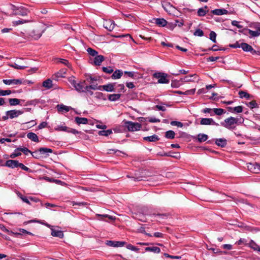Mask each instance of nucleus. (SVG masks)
Listing matches in <instances>:
<instances>
[{
    "label": "nucleus",
    "instance_id": "f257e3e1",
    "mask_svg": "<svg viewBox=\"0 0 260 260\" xmlns=\"http://www.w3.org/2000/svg\"><path fill=\"white\" fill-rule=\"evenodd\" d=\"M69 82L75 88V90L79 92H83L86 88L85 80L77 82L74 77H71L69 79Z\"/></svg>",
    "mask_w": 260,
    "mask_h": 260
},
{
    "label": "nucleus",
    "instance_id": "f03ea898",
    "mask_svg": "<svg viewBox=\"0 0 260 260\" xmlns=\"http://www.w3.org/2000/svg\"><path fill=\"white\" fill-rule=\"evenodd\" d=\"M239 120L238 118L231 116L224 119L223 122H221V125L229 129H231L235 127L236 124L239 125L242 123V122L239 121Z\"/></svg>",
    "mask_w": 260,
    "mask_h": 260
},
{
    "label": "nucleus",
    "instance_id": "7ed1b4c3",
    "mask_svg": "<svg viewBox=\"0 0 260 260\" xmlns=\"http://www.w3.org/2000/svg\"><path fill=\"white\" fill-rule=\"evenodd\" d=\"M123 125L126 127L128 131L134 132L139 131L142 125L138 122H133L130 121H123Z\"/></svg>",
    "mask_w": 260,
    "mask_h": 260
},
{
    "label": "nucleus",
    "instance_id": "20e7f679",
    "mask_svg": "<svg viewBox=\"0 0 260 260\" xmlns=\"http://www.w3.org/2000/svg\"><path fill=\"white\" fill-rule=\"evenodd\" d=\"M11 10L13 11V14L15 15L26 16L29 11L26 8L21 6L17 7L14 5H11Z\"/></svg>",
    "mask_w": 260,
    "mask_h": 260
},
{
    "label": "nucleus",
    "instance_id": "39448f33",
    "mask_svg": "<svg viewBox=\"0 0 260 260\" xmlns=\"http://www.w3.org/2000/svg\"><path fill=\"white\" fill-rule=\"evenodd\" d=\"M153 77L158 79V83L166 84L169 83V80L167 79L168 75L162 72H156L153 75Z\"/></svg>",
    "mask_w": 260,
    "mask_h": 260
},
{
    "label": "nucleus",
    "instance_id": "423d86ee",
    "mask_svg": "<svg viewBox=\"0 0 260 260\" xmlns=\"http://www.w3.org/2000/svg\"><path fill=\"white\" fill-rule=\"evenodd\" d=\"M247 168L252 173H258L260 172V164L249 163L247 165Z\"/></svg>",
    "mask_w": 260,
    "mask_h": 260
},
{
    "label": "nucleus",
    "instance_id": "0eeeda50",
    "mask_svg": "<svg viewBox=\"0 0 260 260\" xmlns=\"http://www.w3.org/2000/svg\"><path fill=\"white\" fill-rule=\"evenodd\" d=\"M242 32L244 33V34L246 35H249L250 38L256 37L260 36V32L251 30L247 28H244Z\"/></svg>",
    "mask_w": 260,
    "mask_h": 260
},
{
    "label": "nucleus",
    "instance_id": "6e6552de",
    "mask_svg": "<svg viewBox=\"0 0 260 260\" xmlns=\"http://www.w3.org/2000/svg\"><path fill=\"white\" fill-rule=\"evenodd\" d=\"M23 111L21 110H12L7 111V114L9 116V118L13 119L18 117L19 115L23 113Z\"/></svg>",
    "mask_w": 260,
    "mask_h": 260
},
{
    "label": "nucleus",
    "instance_id": "1a4fd4ad",
    "mask_svg": "<svg viewBox=\"0 0 260 260\" xmlns=\"http://www.w3.org/2000/svg\"><path fill=\"white\" fill-rule=\"evenodd\" d=\"M200 124L201 125H214L218 126V123H216L214 121L212 118H202L200 121Z\"/></svg>",
    "mask_w": 260,
    "mask_h": 260
},
{
    "label": "nucleus",
    "instance_id": "9d476101",
    "mask_svg": "<svg viewBox=\"0 0 260 260\" xmlns=\"http://www.w3.org/2000/svg\"><path fill=\"white\" fill-rule=\"evenodd\" d=\"M115 24L114 21L111 20H107L105 21L104 23V27L109 31H112L115 27Z\"/></svg>",
    "mask_w": 260,
    "mask_h": 260
},
{
    "label": "nucleus",
    "instance_id": "9b49d317",
    "mask_svg": "<svg viewBox=\"0 0 260 260\" xmlns=\"http://www.w3.org/2000/svg\"><path fill=\"white\" fill-rule=\"evenodd\" d=\"M106 243L110 246L122 247L126 244V242L123 241H107Z\"/></svg>",
    "mask_w": 260,
    "mask_h": 260
},
{
    "label": "nucleus",
    "instance_id": "f8f14e48",
    "mask_svg": "<svg viewBox=\"0 0 260 260\" xmlns=\"http://www.w3.org/2000/svg\"><path fill=\"white\" fill-rule=\"evenodd\" d=\"M240 46L241 48H242L243 50L244 51L250 52L252 53H255V51L253 50L252 46L247 43H242L240 44Z\"/></svg>",
    "mask_w": 260,
    "mask_h": 260
},
{
    "label": "nucleus",
    "instance_id": "ddd939ff",
    "mask_svg": "<svg viewBox=\"0 0 260 260\" xmlns=\"http://www.w3.org/2000/svg\"><path fill=\"white\" fill-rule=\"evenodd\" d=\"M18 160L9 159L6 161L5 166L9 168H15L18 167Z\"/></svg>",
    "mask_w": 260,
    "mask_h": 260
},
{
    "label": "nucleus",
    "instance_id": "4468645a",
    "mask_svg": "<svg viewBox=\"0 0 260 260\" xmlns=\"http://www.w3.org/2000/svg\"><path fill=\"white\" fill-rule=\"evenodd\" d=\"M3 82L4 84L6 85H11V84H15L18 85L21 84L22 83V81L20 79H4Z\"/></svg>",
    "mask_w": 260,
    "mask_h": 260
},
{
    "label": "nucleus",
    "instance_id": "2eb2a0df",
    "mask_svg": "<svg viewBox=\"0 0 260 260\" xmlns=\"http://www.w3.org/2000/svg\"><path fill=\"white\" fill-rule=\"evenodd\" d=\"M115 83H109L107 85L102 86V88L108 92H112L114 91Z\"/></svg>",
    "mask_w": 260,
    "mask_h": 260
},
{
    "label": "nucleus",
    "instance_id": "dca6fc26",
    "mask_svg": "<svg viewBox=\"0 0 260 260\" xmlns=\"http://www.w3.org/2000/svg\"><path fill=\"white\" fill-rule=\"evenodd\" d=\"M66 69H62L53 75V79L57 80L58 78L64 77L66 74Z\"/></svg>",
    "mask_w": 260,
    "mask_h": 260
},
{
    "label": "nucleus",
    "instance_id": "f3484780",
    "mask_svg": "<svg viewBox=\"0 0 260 260\" xmlns=\"http://www.w3.org/2000/svg\"><path fill=\"white\" fill-rule=\"evenodd\" d=\"M104 56L102 55H96L95 56L93 60L94 65L100 66L101 63L104 61Z\"/></svg>",
    "mask_w": 260,
    "mask_h": 260
},
{
    "label": "nucleus",
    "instance_id": "a211bd4d",
    "mask_svg": "<svg viewBox=\"0 0 260 260\" xmlns=\"http://www.w3.org/2000/svg\"><path fill=\"white\" fill-rule=\"evenodd\" d=\"M212 13L216 15H222L227 14L228 11L224 9H216L212 11Z\"/></svg>",
    "mask_w": 260,
    "mask_h": 260
},
{
    "label": "nucleus",
    "instance_id": "6ab92c4d",
    "mask_svg": "<svg viewBox=\"0 0 260 260\" xmlns=\"http://www.w3.org/2000/svg\"><path fill=\"white\" fill-rule=\"evenodd\" d=\"M51 235L53 237H59L60 238H62L64 236L62 231L55 230L54 229L51 230Z\"/></svg>",
    "mask_w": 260,
    "mask_h": 260
},
{
    "label": "nucleus",
    "instance_id": "aec40b11",
    "mask_svg": "<svg viewBox=\"0 0 260 260\" xmlns=\"http://www.w3.org/2000/svg\"><path fill=\"white\" fill-rule=\"evenodd\" d=\"M208 9L207 6L204 8H199L198 10L197 13L199 16H204L208 12Z\"/></svg>",
    "mask_w": 260,
    "mask_h": 260
},
{
    "label": "nucleus",
    "instance_id": "412c9836",
    "mask_svg": "<svg viewBox=\"0 0 260 260\" xmlns=\"http://www.w3.org/2000/svg\"><path fill=\"white\" fill-rule=\"evenodd\" d=\"M215 144L218 146L224 147L227 144V141L225 139H217L215 141Z\"/></svg>",
    "mask_w": 260,
    "mask_h": 260
},
{
    "label": "nucleus",
    "instance_id": "4be33fe9",
    "mask_svg": "<svg viewBox=\"0 0 260 260\" xmlns=\"http://www.w3.org/2000/svg\"><path fill=\"white\" fill-rule=\"evenodd\" d=\"M27 138L35 142H39V140L38 136L34 133L29 132L27 134Z\"/></svg>",
    "mask_w": 260,
    "mask_h": 260
},
{
    "label": "nucleus",
    "instance_id": "5701e85b",
    "mask_svg": "<svg viewBox=\"0 0 260 260\" xmlns=\"http://www.w3.org/2000/svg\"><path fill=\"white\" fill-rule=\"evenodd\" d=\"M155 23L159 26H165L167 24V21L164 18L154 19Z\"/></svg>",
    "mask_w": 260,
    "mask_h": 260
},
{
    "label": "nucleus",
    "instance_id": "b1692460",
    "mask_svg": "<svg viewBox=\"0 0 260 260\" xmlns=\"http://www.w3.org/2000/svg\"><path fill=\"white\" fill-rule=\"evenodd\" d=\"M75 121L78 124H86L88 123L87 118L85 117H76L75 118Z\"/></svg>",
    "mask_w": 260,
    "mask_h": 260
},
{
    "label": "nucleus",
    "instance_id": "393cba45",
    "mask_svg": "<svg viewBox=\"0 0 260 260\" xmlns=\"http://www.w3.org/2000/svg\"><path fill=\"white\" fill-rule=\"evenodd\" d=\"M247 245L253 249L254 250L259 251L260 247L259 246L252 240H250Z\"/></svg>",
    "mask_w": 260,
    "mask_h": 260
},
{
    "label": "nucleus",
    "instance_id": "a878e982",
    "mask_svg": "<svg viewBox=\"0 0 260 260\" xmlns=\"http://www.w3.org/2000/svg\"><path fill=\"white\" fill-rule=\"evenodd\" d=\"M123 75V72L120 70H117L113 72L111 76V78L113 79H118L121 78Z\"/></svg>",
    "mask_w": 260,
    "mask_h": 260
},
{
    "label": "nucleus",
    "instance_id": "bb28decb",
    "mask_svg": "<svg viewBox=\"0 0 260 260\" xmlns=\"http://www.w3.org/2000/svg\"><path fill=\"white\" fill-rule=\"evenodd\" d=\"M121 94L119 93H114L109 94L108 96V99L109 101L115 102L118 100L121 97Z\"/></svg>",
    "mask_w": 260,
    "mask_h": 260
},
{
    "label": "nucleus",
    "instance_id": "cd10ccee",
    "mask_svg": "<svg viewBox=\"0 0 260 260\" xmlns=\"http://www.w3.org/2000/svg\"><path fill=\"white\" fill-rule=\"evenodd\" d=\"M143 139L145 141L154 142L159 140V138L157 135H153L151 136L144 137Z\"/></svg>",
    "mask_w": 260,
    "mask_h": 260
},
{
    "label": "nucleus",
    "instance_id": "c85d7f7f",
    "mask_svg": "<svg viewBox=\"0 0 260 260\" xmlns=\"http://www.w3.org/2000/svg\"><path fill=\"white\" fill-rule=\"evenodd\" d=\"M57 108L58 112L65 111L67 112L70 111V110L71 109V107L63 105H58L57 106Z\"/></svg>",
    "mask_w": 260,
    "mask_h": 260
},
{
    "label": "nucleus",
    "instance_id": "c756f323",
    "mask_svg": "<svg viewBox=\"0 0 260 260\" xmlns=\"http://www.w3.org/2000/svg\"><path fill=\"white\" fill-rule=\"evenodd\" d=\"M146 251H151L155 253H159L160 252V249L158 247H147L145 249Z\"/></svg>",
    "mask_w": 260,
    "mask_h": 260
},
{
    "label": "nucleus",
    "instance_id": "7c9ffc66",
    "mask_svg": "<svg viewBox=\"0 0 260 260\" xmlns=\"http://www.w3.org/2000/svg\"><path fill=\"white\" fill-rule=\"evenodd\" d=\"M42 86L47 88L50 89L52 87V81L51 79H48L44 81L42 83Z\"/></svg>",
    "mask_w": 260,
    "mask_h": 260
},
{
    "label": "nucleus",
    "instance_id": "2f4dec72",
    "mask_svg": "<svg viewBox=\"0 0 260 260\" xmlns=\"http://www.w3.org/2000/svg\"><path fill=\"white\" fill-rule=\"evenodd\" d=\"M196 74H194V75H190L189 76H185L184 77V78H181L180 79V81L182 82V83H184V82H193L194 81V80H193L192 79V77H196Z\"/></svg>",
    "mask_w": 260,
    "mask_h": 260
},
{
    "label": "nucleus",
    "instance_id": "473e14b6",
    "mask_svg": "<svg viewBox=\"0 0 260 260\" xmlns=\"http://www.w3.org/2000/svg\"><path fill=\"white\" fill-rule=\"evenodd\" d=\"M176 93H177L178 94H185V95H188V94H193L195 92V89H192L190 90H188L185 91L184 92L180 91L177 90L175 91Z\"/></svg>",
    "mask_w": 260,
    "mask_h": 260
},
{
    "label": "nucleus",
    "instance_id": "72a5a7b5",
    "mask_svg": "<svg viewBox=\"0 0 260 260\" xmlns=\"http://www.w3.org/2000/svg\"><path fill=\"white\" fill-rule=\"evenodd\" d=\"M20 100L16 98L9 99V102L11 106H16L20 104Z\"/></svg>",
    "mask_w": 260,
    "mask_h": 260
},
{
    "label": "nucleus",
    "instance_id": "f704fd0d",
    "mask_svg": "<svg viewBox=\"0 0 260 260\" xmlns=\"http://www.w3.org/2000/svg\"><path fill=\"white\" fill-rule=\"evenodd\" d=\"M96 216H97L98 217H100L99 219H101V220H104V218H105V217L108 218L110 220H114L115 219V217H114L113 216H111V215H108V214H103V215H102V214H96Z\"/></svg>",
    "mask_w": 260,
    "mask_h": 260
},
{
    "label": "nucleus",
    "instance_id": "c9c22d12",
    "mask_svg": "<svg viewBox=\"0 0 260 260\" xmlns=\"http://www.w3.org/2000/svg\"><path fill=\"white\" fill-rule=\"evenodd\" d=\"M208 138V136L206 134H200L198 136V140L200 142H205Z\"/></svg>",
    "mask_w": 260,
    "mask_h": 260
},
{
    "label": "nucleus",
    "instance_id": "e433bc0d",
    "mask_svg": "<svg viewBox=\"0 0 260 260\" xmlns=\"http://www.w3.org/2000/svg\"><path fill=\"white\" fill-rule=\"evenodd\" d=\"M91 84L89 85H86V89H91L93 90H101L102 88V86H98L97 84H94L93 83H90Z\"/></svg>",
    "mask_w": 260,
    "mask_h": 260
},
{
    "label": "nucleus",
    "instance_id": "4c0bfd02",
    "mask_svg": "<svg viewBox=\"0 0 260 260\" xmlns=\"http://www.w3.org/2000/svg\"><path fill=\"white\" fill-rule=\"evenodd\" d=\"M175 133L174 131L170 130L166 132L165 137L170 139H173L174 138Z\"/></svg>",
    "mask_w": 260,
    "mask_h": 260
},
{
    "label": "nucleus",
    "instance_id": "58836bf2",
    "mask_svg": "<svg viewBox=\"0 0 260 260\" xmlns=\"http://www.w3.org/2000/svg\"><path fill=\"white\" fill-rule=\"evenodd\" d=\"M30 154L32 156L36 159H40L42 157V155L40 151H39V149L38 150H36L34 152H31Z\"/></svg>",
    "mask_w": 260,
    "mask_h": 260
},
{
    "label": "nucleus",
    "instance_id": "ea45409f",
    "mask_svg": "<svg viewBox=\"0 0 260 260\" xmlns=\"http://www.w3.org/2000/svg\"><path fill=\"white\" fill-rule=\"evenodd\" d=\"M250 27L254 30H256L260 32V23L257 22H255L251 23L250 25Z\"/></svg>",
    "mask_w": 260,
    "mask_h": 260
},
{
    "label": "nucleus",
    "instance_id": "a19ab883",
    "mask_svg": "<svg viewBox=\"0 0 260 260\" xmlns=\"http://www.w3.org/2000/svg\"><path fill=\"white\" fill-rule=\"evenodd\" d=\"M54 129L56 131H62V132H66L68 133V131L69 130V127L65 126V125H58L56 127H55Z\"/></svg>",
    "mask_w": 260,
    "mask_h": 260
},
{
    "label": "nucleus",
    "instance_id": "79ce46f5",
    "mask_svg": "<svg viewBox=\"0 0 260 260\" xmlns=\"http://www.w3.org/2000/svg\"><path fill=\"white\" fill-rule=\"evenodd\" d=\"M39 151H40L41 155L48 153H52L53 152L52 149L45 147H42L39 148Z\"/></svg>",
    "mask_w": 260,
    "mask_h": 260
},
{
    "label": "nucleus",
    "instance_id": "37998d69",
    "mask_svg": "<svg viewBox=\"0 0 260 260\" xmlns=\"http://www.w3.org/2000/svg\"><path fill=\"white\" fill-rule=\"evenodd\" d=\"M124 74L127 75V77L132 78L133 79H137V73L135 72H124Z\"/></svg>",
    "mask_w": 260,
    "mask_h": 260
},
{
    "label": "nucleus",
    "instance_id": "c03bdc74",
    "mask_svg": "<svg viewBox=\"0 0 260 260\" xmlns=\"http://www.w3.org/2000/svg\"><path fill=\"white\" fill-rule=\"evenodd\" d=\"M86 80L90 82V83H93L94 81H96L98 80L96 77H92L91 75L87 74L85 75Z\"/></svg>",
    "mask_w": 260,
    "mask_h": 260
},
{
    "label": "nucleus",
    "instance_id": "a18cd8bd",
    "mask_svg": "<svg viewBox=\"0 0 260 260\" xmlns=\"http://www.w3.org/2000/svg\"><path fill=\"white\" fill-rule=\"evenodd\" d=\"M17 151H21L24 154L27 155L28 153H31V151H30L26 147L20 148L18 147L16 149V152Z\"/></svg>",
    "mask_w": 260,
    "mask_h": 260
},
{
    "label": "nucleus",
    "instance_id": "49530a36",
    "mask_svg": "<svg viewBox=\"0 0 260 260\" xmlns=\"http://www.w3.org/2000/svg\"><path fill=\"white\" fill-rule=\"evenodd\" d=\"M1 229L3 231L7 233L9 235L14 234L15 235H21L20 233H14L13 232L10 231L4 225H3L2 227H1Z\"/></svg>",
    "mask_w": 260,
    "mask_h": 260
},
{
    "label": "nucleus",
    "instance_id": "de8ad7c7",
    "mask_svg": "<svg viewBox=\"0 0 260 260\" xmlns=\"http://www.w3.org/2000/svg\"><path fill=\"white\" fill-rule=\"evenodd\" d=\"M213 111L215 114L219 116L221 115L225 112L224 110L221 108H214L213 109Z\"/></svg>",
    "mask_w": 260,
    "mask_h": 260
},
{
    "label": "nucleus",
    "instance_id": "09e8293b",
    "mask_svg": "<svg viewBox=\"0 0 260 260\" xmlns=\"http://www.w3.org/2000/svg\"><path fill=\"white\" fill-rule=\"evenodd\" d=\"M87 51L89 55L92 56H96L98 54V52L96 50L92 49L91 48H88L87 49Z\"/></svg>",
    "mask_w": 260,
    "mask_h": 260
},
{
    "label": "nucleus",
    "instance_id": "8fccbe9b",
    "mask_svg": "<svg viewBox=\"0 0 260 260\" xmlns=\"http://www.w3.org/2000/svg\"><path fill=\"white\" fill-rule=\"evenodd\" d=\"M58 61L59 62H60L61 63H62L64 65L66 66L69 68H72V66H71V63L69 62V61L68 60H66L65 59L60 58Z\"/></svg>",
    "mask_w": 260,
    "mask_h": 260
},
{
    "label": "nucleus",
    "instance_id": "3c124183",
    "mask_svg": "<svg viewBox=\"0 0 260 260\" xmlns=\"http://www.w3.org/2000/svg\"><path fill=\"white\" fill-rule=\"evenodd\" d=\"M236 244L238 245H240L242 244H243L244 245H247L248 244L247 240L244 238L240 239L238 241L236 242Z\"/></svg>",
    "mask_w": 260,
    "mask_h": 260
},
{
    "label": "nucleus",
    "instance_id": "603ef678",
    "mask_svg": "<svg viewBox=\"0 0 260 260\" xmlns=\"http://www.w3.org/2000/svg\"><path fill=\"white\" fill-rule=\"evenodd\" d=\"M99 134L101 136H108L112 134V131L109 129L107 131H101L99 132Z\"/></svg>",
    "mask_w": 260,
    "mask_h": 260
},
{
    "label": "nucleus",
    "instance_id": "864d4df0",
    "mask_svg": "<svg viewBox=\"0 0 260 260\" xmlns=\"http://www.w3.org/2000/svg\"><path fill=\"white\" fill-rule=\"evenodd\" d=\"M126 248L128 249H129L131 250H132V251H136V252H138L139 251V248L136 247V246H133V245L131 244H129L128 245H126Z\"/></svg>",
    "mask_w": 260,
    "mask_h": 260
},
{
    "label": "nucleus",
    "instance_id": "5fc2aeb1",
    "mask_svg": "<svg viewBox=\"0 0 260 260\" xmlns=\"http://www.w3.org/2000/svg\"><path fill=\"white\" fill-rule=\"evenodd\" d=\"M102 70L104 72L107 74H111L113 72V70L111 67H103Z\"/></svg>",
    "mask_w": 260,
    "mask_h": 260
},
{
    "label": "nucleus",
    "instance_id": "6e6d98bb",
    "mask_svg": "<svg viewBox=\"0 0 260 260\" xmlns=\"http://www.w3.org/2000/svg\"><path fill=\"white\" fill-rule=\"evenodd\" d=\"M239 95L240 98H245L246 99H248L249 98V94L244 91H239Z\"/></svg>",
    "mask_w": 260,
    "mask_h": 260
},
{
    "label": "nucleus",
    "instance_id": "4d7b16f0",
    "mask_svg": "<svg viewBox=\"0 0 260 260\" xmlns=\"http://www.w3.org/2000/svg\"><path fill=\"white\" fill-rule=\"evenodd\" d=\"M18 167H20L21 169H22L23 170H24L26 172H31V171L30 170V169L29 168H28V167L24 166L23 164L20 163L19 162L18 164Z\"/></svg>",
    "mask_w": 260,
    "mask_h": 260
},
{
    "label": "nucleus",
    "instance_id": "13d9d810",
    "mask_svg": "<svg viewBox=\"0 0 260 260\" xmlns=\"http://www.w3.org/2000/svg\"><path fill=\"white\" fill-rule=\"evenodd\" d=\"M216 33L214 31H212L210 34V39L211 41H212L214 43H216Z\"/></svg>",
    "mask_w": 260,
    "mask_h": 260
},
{
    "label": "nucleus",
    "instance_id": "bf43d9fd",
    "mask_svg": "<svg viewBox=\"0 0 260 260\" xmlns=\"http://www.w3.org/2000/svg\"><path fill=\"white\" fill-rule=\"evenodd\" d=\"M12 93L10 90H0V96H5L6 95H9Z\"/></svg>",
    "mask_w": 260,
    "mask_h": 260
},
{
    "label": "nucleus",
    "instance_id": "052dcab7",
    "mask_svg": "<svg viewBox=\"0 0 260 260\" xmlns=\"http://www.w3.org/2000/svg\"><path fill=\"white\" fill-rule=\"evenodd\" d=\"M147 121H148L150 122H152V123L160 122V120L159 119L156 118L155 117H147Z\"/></svg>",
    "mask_w": 260,
    "mask_h": 260
},
{
    "label": "nucleus",
    "instance_id": "680f3d73",
    "mask_svg": "<svg viewBox=\"0 0 260 260\" xmlns=\"http://www.w3.org/2000/svg\"><path fill=\"white\" fill-rule=\"evenodd\" d=\"M193 35L196 36L202 37L204 35V32L200 29H197L194 32Z\"/></svg>",
    "mask_w": 260,
    "mask_h": 260
},
{
    "label": "nucleus",
    "instance_id": "e2e57ef3",
    "mask_svg": "<svg viewBox=\"0 0 260 260\" xmlns=\"http://www.w3.org/2000/svg\"><path fill=\"white\" fill-rule=\"evenodd\" d=\"M27 22H28V21H26V20H23L22 19H20V20H17V21H13V23L14 25H19V24H23V23H26Z\"/></svg>",
    "mask_w": 260,
    "mask_h": 260
},
{
    "label": "nucleus",
    "instance_id": "0e129e2a",
    "mask_svg": "<svg viewBox=\"0 0 260 260\" xmlns=\"http://www.w3.org/2000/svg\"><path fill=\"white\" fill-rule=\"evenodd\" d=\"M171 124L174 126H177L178 127H181L183 126V124L179 121H172L171 122Z\"/></svg>",
    "mask_w": 260,
    "mask_h": 260
},
{
    "label": "nucleus",
    "instance_id": "69168bd1",
    "mask_svg": "<svg viewBox=\"0 0 260 260\" xmlns=\"http://www.w3.org/2000/svg\"><path fill=\"white\" fill-rule=\"evenodd\" d=\"M12 67L14 68L15 69H18V70H23L27 68L26 66H19L16 63H15L14 64L11 65Z\"/></svg>",
    "mask_w": 260,
    "mask_h": 260
},
{
    "label": "nucleus",
    "instance_id": "338daca9",
    "mask_svg": "<svg viewBox=\"0 0 260 260\" xmlns=\"http://www.w3.org/2000/svg\"><path fill=\"white\" fill-rule=\"evenodd\" d=\"M233 110H234L235 113H241L243 111V107H242V106H239L234 107L233 108Z\"/></svg>",
    "mask_w": 260,
    "mask_h": 260
},
{
    "label": "nucleus",
    "instance_id": "774afa93",
    "mask_svg": "<svg viewBox=\"0 0 260 260\" xmlns=\"http://www.w3.org/2000/svg\"><path fill=\"white\" fill-rule=\"evenodd\" d=\"M20 198L24 202L27 203L28 205H30L29 199H27L26 197L21 195V196H20Z\"/></svg>",
    "mask_w": 260,
    "mask_h": 260
}]
</instances>
